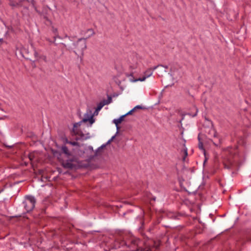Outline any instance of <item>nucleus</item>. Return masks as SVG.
<instances>
[{
    "instance_id": "nucleus-1",
    "label": "nucleus",
    "mask_w": 251,
    "mask_h": 251,
    "mask_svg": "<svg viewBox=\"0 0 251 251\" xmlns=\"http://www.w3.org/2000/svg\"><path fill=\"white\" fill-rule=\"evenodd\" d=\"M225 159L223 162L224 168L232 170L244 160V157L239 153L237 148L228 147L224 151Z\"/></svg>"
},
{
    "instance_id": "nucleus-2",
    "label": "nucleus",
    "mask_w": 251,
    "mask_h": 251,
    "mask_svg": "<svg viewBox=\"0 0 251 251\" xmlns=\"http://www.w3.org/2000/svg\"><path fill=\"white\" fill-rule=\"evenodd\" d=\"M140 240L134 237L128 238L127 236L124 237H119L115 241V248L126 247L128 251H139L137 246L139 245Z\"/></svg>"
},
{
    "instance_id": "nucleus-3",
    "label": "nucleus",
    "mask_w": 251,
    "mask_h": 251,
    "mask_svg": "<svg viewBox=\"0 0 251 251\" xmlns=\"http://www.w3.org/2000/svg\"><path fill=\"white\" fill-rule=\"evenodd\" d=\"M87 31H90L91 34L86 36V38H81L79 39L77 42L74 43L75 46V51H74L75 54H77L76 51L78 52L81 55H83L84 50L86 49V39L91 37L95 35V32L92 28H89Z\"/></svg>"
},
{
    "instance_id": "nucleus-4",
    "label": "nucleus",
    "mask_w": 251,
    "mask_h": 251,
    "mask_svg": "<svg viewBox=\"0 0 251 251\" xmlns=\"http://www.w3.org/2000/svg\"><path fill=\"white\" fill-rule=\"evenodd\" d=\"M36 202V201L34 197L32 196H26L25 197V200L23 201V203L26 213H28L32 211L35 207Z\"/></svg>"
},
{
    "instance_id": "nucleus-5",
    "label": "nucleus",
    "mask_w": 251,
    "mask_h": 251,
    "mask_svg": "<svg viewBox=\"0 0 251 251\" xmlns=\"http://www.w3.org/2000/svg\"><path fill=\"white\" fill-rule=\"evenodd\" d=\"M160 65H159L154 66L153 68H149L148 69H147L144 72V76L142 77L139 78L138 80L141 81H144L146 78L149 77L150 76H151L152 74L153 71L154 70H155V69H156L158 68V67ZM161 66L164 67V66H162V65H161ZM164 67L165 68H168V67L167 66H164Z\"/></svg>"
},
{
    "instance_id": "nucleus-6",
    "label": "nucleus",
    "mask_w": 251,
    "mask_h": 251,
    "mask_svg": "<svg viewBox=\"0 0 251 251\" xmlns=\"http://www.w3.org/2000/svg\"><path fill=\"white\" fill-rule=\"evenodd\" d=\"M210 133H211L214 137V139L212 140L213 144L216 146L220 145L221 144V140L218 138L216 131L214 129H212L210 131Z\"/></svg>"
},
{
    "instance_id": "nucleus-7",
    "label": "nucleus",
    "mask_w": 251,
    "mask_h": 251,
    "mask_svg": "<svg viewBox=\"0 0 251 251\" xmlns=\"http://www.w3.org/2000/svg\"><path fill=\"white\" fill-rule=\"evenodd\" d=\"M74 161V159H71L65 161H63L62 165L64 168L72 169L75 166V165L73 163Z\"/></svg>"
},
{
    "instance_id": "nucleus-8",
    "label": "nucleus",
    "mask_w": 251,
    "mask_h": 251,
    "mask_svg": "<svg viewBox=\"0 0 251 251\" xmlns=\"http://www.w3.org/2000/svg\"><path fill=\"white\" fill-rule=\"evenodd\" d=\"M198 139L199 140L198 147L200 150H201L203 152L204 155L205 156V159L203 162V164H204L205 163V162L207 161V158L206 157V151L204 148L203 145L201 141L200 134L198 135Z\"/></svg>"
},
{
    "instance_id": "nucleus-9",
    "label": "nucleus",
    "mask_w": 251,
    "mask_h": 251,
    "mask_svg": "<svg viewBox=\"0 0 251 251\" xmlns=\"http://www.w3.org/2000/svg\"><path fill=\"white\" fill-rule=\"evenodd\" d=\"M126 117V115H122L119 118L117 119H114L113 121V122L116 125L118 133V130L120 129V126H118L119 124H120L123 121H124V118Z\"/></svg>"
},
{
    "instance_id": "nucleus-10",
    "label": "nucleus",
    "mask_w": 251,
    "mask_h": 251,
    "mask_svg": "<svg viewBox=\"0 0 251 251\" xmlns=\"http://www.w3.org/2000/svg\"><path fill=\"white\" fill-rule=\"evenodd\" d=\"M61 152L65 154L67 157L72 155L71 152L69 151L67 147L65 145H63L61 148Z\"/></svg>"
},
{
    "instance_id": "nucleus-11",
    "label": "nucleus",
    "mask_w": 251,
    "mask_h": 251,
    "mask_svg": "<svg viewBox=\"0 0 251 251\" xmlns=\"http://www.w3.org/2000/svg\"><path fill=\"white\" fill-rule=\"evenodd\" d=\"M25 0H20L19 2L11 0L10 2L9 5L13 7H20L22 6V2Z\"/></svg>"
},
{
    "instance_id": "nucleus-12",
    "label": "nucleus",
    "mask_w": 251,
    "mask_h": 251,
    "mask_svg": "<svg viewBox=\"0 0 251 251\" xmlns=\"http://www.w3.org/2000/svg\"><path fill=\"white\" fill-rule=\"evenodd\" d=\"M183 148L182 150H181V152L183 154V157H182V160H183V161H185L186 157L188 155V151H187V149L186 147L185 144H184L183 145Z\"/></svg>"
},
{
    "instance_id": "nucleus-13",
    "label": "nucleus",
    "mask_w": 251,
    "mask_h": 251,
    "mask_svg": "<svg viewBox=\"0 0 251 251\" xmlns=\"http://www.w3.org/2000/svg\"><path fill=\"white\" fill-rule=\"evenodd\" d=\"M89 121L90 125H92L93 124L94 122H95V120L93 118V116H91L90 118H84L82 120V122H84V123H86L87 122Z\"/></svg>"
},
{
    "instance_id": "nucleus-14",
    "label": "nucleus",
    "mask_w": 251,
    "mask_h": 251,
    "mask_svg": "<svg viewBox=\"0 0 251 251\" xmlns=\"http://www.w3.org/2000/svg\"><path fill=\"white\" fill-rule=\"evenodd\" d=\"M41 53V50H37L35 49H34V55L37 60H38L39 56Z\"/></svg>"
},
{
    "instance_id": "nucleus-15",
    "label": "nucleus",
    "mask_w": 251,
    "mask_h": 251,
    "mask_svg": "<svg viewBox=\"0 0 251 251\" xmlns=\"http://www.w3.org/2000/svg\"><path fill=\"white\" fill-rule=\"evenodd\" d=\"M102 102L103 103H104V105L108 104L112 102V98L111 97L108 96L107 100H102Z\"/></svg>"
},
{
    "instance_id": "nucleus-16",
    "label": "nucleus",
    "mask_w": 251,
    "mask_h": 251,
    "mask_svg": "<svg viewBox=\"0 0 251 251\" xmlns=\"http://www.w3.org/2000/svg\"><path fill=\"white\" fill-rule=\"evenodd\" d=\"M104 105V103H103L102 101L100 102L98 104V106H97V108H96V111H95V112H97V111H100V110L102 108V107H103Z\"/></svg>"
},
{
    "instance_id": "nucleus-17",
    "label": "nucleus",
    "mask_w": 251,
    "mask_h": 251,
    "mask_svg": "<svg viewBox=\"0 0 251 251\" xmlns=\"http://www.w3.org/2000/svg\"><path fill=\"white\" fill-rule=\"evenodd\" d=\"M42 59L44 60L45 62H47V57L46 55L43 54V53L40 54V55L39 56L38 60Z\"/></svg>"
},
{
    "instance_id": "nucleus-18",
    "label": "nucleus",
    "mask_w": 251,
    "mask_h": 251,
    "mask_svg": "<svg viewBox=\"0 0 251 251\" xmlns=\"http://www.w3.org/2000/svg\"><path fill=\"white\" fill-rule=\"evenodd\" d=\"M61 140L63 143L65 145L66 144H69L70 141L68 140L67 138L65 136H63L61 137Z\"/></svg>"
},
{
    "instance_id": "nucleus-19",
    "label": "nucleus",
    "mask_w": 251,
    "mask_h": 251,
    "mask_svg": "<svg viewBox=\"0 0 251 251\" xmlns=\"http://www.w3.org/2000/svg\"><path fill=\"white\" fill-rule=\"evenodd\" d=\"M145 108L140 106V105H137L135 107H134L133 109H134V111H135L136 109H145Z\"/></svg>"
},
{
    "instance_id": "nucleus-20",
    "label": "nucleus",
    "mask_w": 251,
    "mask_h": 251,
    "mask_svg": "<svg viewBox=\"0 0 251 251\" xmlns=\"http://www.w3.org/2000/svg\"><path fill=\"white\" fill-rule=\"evenodd\" d=\"M79 136H80V137L83 139V140H86L88 138V137H85V135L82 133L81 132L80 134H79Z\"/></svg>"
},
{
    "instance_id": "nucleus-21",
    "label": "nucleus",
    "mask_w": 251,
    "mask_h": 251,
    "mask_svg": "<svg viewBox=\"0 0 251 251\" xmlns=\"http://www.w3.org/2000/svg\"><path fill=\"white\" fill-rule=\"evenodd\" d=\"M69 144L73 146H76L78 145V143L75 141H70Z\"/></svg>"
},
{
    "instance_id": "nucleus-22",
    "label": "nucleus",
    "mask_w": 251,
    "mask_h": 251,
    "mask_svg": "<svg viewBox=\"0 0 251 251\" xmlns=\"http://www.w3.org/2000/svg\"><path fill=\"white\" fill-rule=\"evenodd\" d=\"M134 111V109H131L130 111H129L128 112H127L126 114H125L124 115H126V117L127 115L131 114Z\"/></svg>"
},
{
    "instance_id": "nucleus-23",
    "label": "nucleus",
    "mask_w": 251,
    "mask_h": 251,
    "mask_svg": "<svg viewBox=\"0 0 251 251\" xmlns=\"http://www.w3.org/2000/svg\"><path fill=\"white\" fill-rule=\"evenodd\" d=\"M89 31H87V29L86 31H81L80 32V34L82 35H85L87 32H88ZM90 33L91 32L89 31Z\"/></svg>"
},
{
    "instance_id": "nucleus-24",
    "label": "nucleus",
    "mask_w": 251,
    "mask_h": 251,
    "mask_svg": "<svg viewBox=\"0 0 251 251\" xmlns=\"http://www.w3.org/2000/svg\"><path fill=\"white\" fill-rule=\"evenodd\" d=\"M196 112L194 114H189L190 115H191L192 117H195L197 115L198 113V109L197 108H195Z\"/></svg>"
},
{
    "instance_id": "nucleus-25",
    "label": "nucleus",
    "mask_w": 251,
    "mask_h": 251,
    "mask_svg": "<svg viewBox=\"0 0 251 251\" xmlns=\"http://www.w3.org/2000/svg\"><path fill=\"white\" fill-rule=\"evenodd\" d=\"M52 31H53V32L54 33V34H56L57 32V29L56 28H54L53 27L52 28Z\"/></svg>"
},
{
    "instance_id": "nucleus-26",
    "label": "nucleus",
    "mask_w": 251,
    "mask_h": 251,
    "mask_svg": "<svg viewBox=\"0 0 251 251\" xmlns=\"http://www.w3.org/2000/svg\"><path fill=\"white\" fill-rule=\"evenodd\" d=\"M114 137H115V136H113L111 138V139L108 141L107 144L109 143L114 138Z\"/></svg>"
},
{
    "instance_id": "nucleus-27",
    "label": "nucleus",
    "mask_w": 251,
    "mask_h": 251,
    "mask_svg": "<svg viewBox=\"0 0 251 251\" xmlns=\"http://www.w3.org/2000/svg\"><path fill=\"white\" fill-rule=\"evenodd\" d=\"M105 147V145H102V146H101L100 148H99L98 149V150H100V149H102L103 148Z\"/></svg>"
},
{
    "instance_id": "nucleus-28",
    "label": "nucleus",
    "mask_w": 251,
    "mask_h": 251,
    "mask_svg": "<svg viewBox=\"0 0 251 251\" xmlns=\"http://www.w3.org/2000/svg\"><path fill=\"white\" fill-rule=\"evenodd\" d=\"M29 158L30 160H32V159L30 155L29 156Z\"/></svg>"
},
{
    "instance_id": "nucleus-29",
    "label": "nucleus",
    "mask_w": 251,
    "mask_h": 251,
    "mask_svg": "<svg viewBox=\"0 0 251 251\" xmlns=\"http://www.w3.org/2000/svg\"><path fill=\"white\" fill-rule=\"evenodd\" d=\"M89 148L91 150H93V148L91 146L89 147Z\"/></svg>"
},
{
    "instance_id": "nucleus-30",
    "label": "nucleus",
    "mask_w": 251,
    "mask_h": 251,
    "mask_svg": "<svg viewBox=\"0 0 251 251\" xmlns=\"http://www.w3.org/2000/svg\"><path fill=\"white\" fill-rule=\"evenodd\" d=\"M3 41V39L1 38L0 39V42H2Z\"/></svg>"
},
{
    "instance_id": "nucleus-31",
    "label": "nucleus",
    "mask_w": 251,
    "mask_h": 251,
    "mask_svg": "<svg viewBox=\"0 0 251 251\" xmlns=\"http://www.w3.org/2000/svg\"><path fill=\"white\" fill-rule=\"evenodd\" d=\"M47 20H48V18H47V17H44Z\"/></svg>"
}]
</instances>
